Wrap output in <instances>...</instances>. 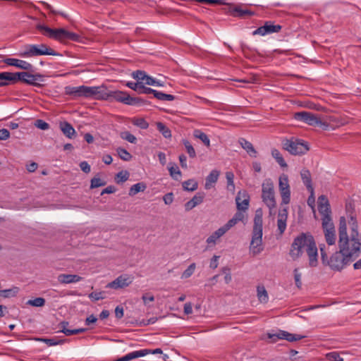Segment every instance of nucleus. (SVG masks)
Returning a JSON list of instances; mask_svg holds the SVG:
<instances>
[{
    "instance_id": "f257e3e1",
    "label": "nucleus",
    "mask_w": 361,
    "mask_h": 361,
    "mask_svg": "<svg viewBox=\"0 0 361 361\" xmlns=\"http://www.w3.org/2000/svg\"><path fill=\"white\" fill-rule=\"evenodd\" d=\"M350 209L351 204H347V216L339 219L338 248L355 260L361 252V233L357 230L356 215Z\"/></svg>"
},
{
    "instance_id": "f03ea898",
    "label": "nucleus",
    "mask_w": 361,
    "mask_h": 361,
    "mask_svg": "<svg viewBox=\"0 0 361 361\" xmlns=\"http://www.w3.org/2000/svg\"><path fill=\"white\" fill-rule=\"evenodd\" d=\"M304 252L307 255L309 267H316L318 265V250L313 236L308 233H302L295 238L290 250V256L293 260H296Z\"/></svg>"
},
{
    "instance_id": "7ed1b4c3",
    "label": "nucleus",
    "mask_w": 361,
    "mask_h": 361,
    "mask_svg": "<svg viewBox=\"0 0 361 361\" xmlns=\"http://www.w3.org/2000/svg\"><path fill=\"white\" fill-rule=\"evenodd\" d=\"M321 258L324 264L328 265L333 271H341L347 265L353 262L354 259L345 254L341 250L335 252L328 259V255L326 252V245H319Z\"/></svg>"
},
{
    "instance_id": "20e7f679",
    "label": "nucleus",
    "mask_w": 361,
    "mask_h": 361,
    "mask_svg": "<svg viewBox=\"0 0 361 361\" xmlns=\"http://www.w3.org/2000/svg\"><path fill=\"white\" fill-rule=\"evenodd\" d=\"M262 216L263 212L261 208L255 211L254 224L252 233V239L250 244V252L256 256L263 250L262 245Z\"/></svg>"
},
{
    "instance_id": "39448f33",
    "label": "nucleus",
    "mask_w": 361,
    "mask_h": 361,
    "mask_svg": "<svg viewBox=\"0 0 361 361\" xmlns=\"http://www.w3.org/2000/svg\"><path fill=\"white\" fill-rule=\"evenodd\" d=\"M37 28L47 37L54 39L61 42H65L66 40H72L75 42L80 41V37L78 35L68 32L63 28L52 29L43 25H38Z\"/></svg>"
},
{
    "instance_id": "423d86ee",
    "label": "nucleus",
    "mask_w": 361,
    "mask_h": 361,
    "mask_svg": "<svg viewBox=\"0 0 361 361\" xmlns=\"http://www.w3.org/2000/svg\"><path fill=\"white\" fill-rule=\"evenodd\" d=\"M321 221L326 243L329 246L335 245L336 233L331 214L321 216Z\"/></svg>"
},
{
    "instance_id": "0eeeda50",
    "label": "nucleus",
    "mask_w": 361,
    "mask_h": 361,
    "mask_svg": "<svg viewBox=\"0 0 361 361\" xmlns=\"http://www.w3.org/2000/svg\"><path fill=\"white\" fill-rule=\"evenodd\" d=\"M41 55L59 56L60 54L45 44L27 45L25 51L20 54V56L23 57H32Z\"/></svg>"
},
{
    "instance_id": "6e6552de",
    "label": "nucleus",
    "mask_w": 361,
    "mask_h": 361,
    "mask_svg": "<svg viewBox=\"0 0 361 361\" xmlns=\"http://www.w3.org/2000/svg\"><path fill=\"white\" fill-rule=\"evenodd\" d=\"M294 118L303 121L310 126H320L324 130H326L329 126V124L326 121L322 119L317 114H314L311 112L301 111L295 113L294 114Z\"/></svg>"
},
{
    "instance_id": "1a4fd4ad",
    "label": "nucleus",
    "mask_w": 361,
    "mask_h": 361,
    "mask_svg": "<svg viewBox=\"0 0 361 361\" xmlns=\"http://www.w3.org/2000/svg\"><path fill=\"white\" fill-rule=\"evenodd\" d=\"M104 97H102L103 100H109L110 99H114L117 102L123 103L125 104L132 105L137 103L140 99L134 98L130 97L128 93L122 91H109L106 86L104 85L103 90Z\"/></svg>"
},
{
    "instance_id": "9d476101",
    "label": "nucleus",
    "mask_w": 361,
    "mask_h": 361,
    "mask_svg": "<svg viewBox=\"0 0 361 361\" xmlns=\"http://www.w3.org/2000/svg\"><path fill=\"white\" fill-rule=\"evenodd\" d=\"M262 198L267 207H276L274 186L271 179H266L262 185Z\"/></svg>"
},
{
    "instance_id": "9b49d317",
    "label": "nucleus",
    "mask_w": 361,
    "mask_h": 361,
    "mask_svg": "<svg viewBox=\"0 0 361 361\" xmlns=\"http://www.w3.org/2000/svg\"><path fill=\"white\" fill-rule=\"evenodd\" d=\"M283 148L293 155H301L309 151L307 143L298 140H286L283 142Z\"/></svg>"
},
{
    "instance_id": "f8f14e48",
    "label": "nucleus",
    "mask_w": 361,
    "mask_h": 361,
    "mask_svg": "<svg viewBox=\"0 0 361 361\" xmlns=\"http://www.w3.org/2000/svg\"><path fill=\"white\" fill-rule=\"evenodd\" d=\"M279 190L281 197V204H289L290 202V188L288 177L286 174L283 173L279 176Z\"/></svg>"
},
{
    "instance_id": "ddd939ff",
    "label": "nucleus",
    "mask_w": 361,
    "mask_h": 361,
    "mask_svg": "<svg viewBox=\"0 0 361 361\" xmlns=\"http://www.w3.org/2000/svg\"><path fill=\"white\" fill-rule=\"evenodd\" d=\"M267 336L271 339V342L275 343L279 339H285L289 342L300 341L305 336L298 334H290L286 331L279 330L275 334L268 333Z\"/></svg>"
},
{
    "instance_id": "4468645a",
    "label": "nucleus",
    "mask_w": 361,
    "mask_h": 361,
    "mask_svg": "<svg viewBox=\"0 0 361 361\" xmlns=\"http://www.w3.org/2000/svg\"><path fill=\"white\" fill-rule=\"evenodd\" d=\"M80 97H94L97 99H102L104 97V85L97 87L80 86Z\"/></svg>"
},
{
    "instance_id": "2eb2a0df",
    "label": "nucleus",
    "mask_w": 361,
    "mask_h": 361,
    "mask_svg": "<svg viewBox=\"0 0 361 361\" xmlns=\"http://www.w3.org/2000/svg\"><path fill=\"white\" fill-rule=\"evenodd\" d=\"M39 78H41L40 75H32L27 72L12 73V82L20 80L29 85L38 86L39 85L36 81Z\"/></svg>"
},
{
    "instance_id": "dca6fc26",
    "label": "nucleus",
    "mask_w": 361,
    "mask_h": 361,
    "mask_svg": "<svg viewBox=\"0 0 361 361\" xmlns=\"http://www.w3.org/2000/svg\"><path fill=\"white\" fill-rule=\"evenodd\" d=\"M133 278L127 274L121 275L117 277L115 280L109 283L106 285V288H113V289H120L124 288L126 287L129 286L133 282Z\"/></svg>"
},
{
    "instance_id": "f3484780",
    "label": "nucleus",
    "mask_w": 361,
    "mask_h": 361,
    "mask_svg": "<svg viewBox=\"0 0 361 361\" xmlns=\"http://www.w3.org/2000/svg\"><path fill=\"white\" fill-rule=\"evenodd\" d=\"M281 29V26L279 25H272L270 22L265 23L264 25L259 27L253 32V35H262L264 36L267 34L273 32H279Z\"/></svg>"
},
{
    "instance_id": "a211bd4d",
    "label": "nucleus",
    "mask_w": 361,
    "mask_h": 361,
    "mask_svg": "<svg viewBox=\"0 0 361 361\" xmlns=\"http://www.w3.org/2000/svg\"><path fill=\"white\" fill-rule=\"evenodd\" d=\"M288 210L286 208L280 209L277 216V228L280 235H282L286 228Z\"/></svg>"
},
{
    "instance_id": "6ab92c4d",
    "label": "nucleus",
    "mask_w": 361,
    "mask_h": 361,
    "mask_svg": "<svg viewBox=\"0 0 361 361\" xmlns=\"http://www.w3.org/2000/svg\"><path fill=\"white\" fill-rule=\"evenodd\" d=\"M318 211L321 216L331 214L330 204L325 195H321L318 198Z\"/></svg>"
},
{
    "instance_id": "aec40b11",
    "label": "nucleus",
    "mask_w": 361,
    "mask_h": 361,
    "mask_svg": "<svg viewBox=\"0 0 361 361\" xmlns=\"http://www.w3.org/2000/svg\"><path fill=\"white\" fill-rule=\"evenodd\" d=\"M4 62L7 65L16 66L25 71H30L32 68V66L30 63L17 59L7 58L4 60Z\"/></svg>"
},
{
    "instance_id": "412c9836",
    "label": "nucleus",
    "mask_w": 361,
    "mask_h": 361,
    "mask_svg": "<svg viewBox=\"0 0 361 361\" xmlns=\"http://www.w3.org/2000/svg\"><path fill=\"white\" fill-rule=\"evenodd\" d=\"M228 231H229L228 228L224 225L207 238L206 240L207 243L209 246H214L219 239L222 237Z\"/></svg>"
},
{
    "instance_id": "4be33fe9",
    "label": "nucleus",
    "mask_w": 361,
    "mask_h": 361,
    "mask_svg": "<svg viewBox=\"0 0 361 361\" xmlns=\"http://www.w3.org/2000/svg\"><path fill=\"white\" fill-rule=\"evenodd\" d=\"M235 202L238 210L244 212L247 209L249 205V197L245 191L238 192L235 198Z\"/></svg>"
},
{
    "instance_id": "5701e85b",
    "label": "nucleus",
    "mask_w": 361,
    "mask_h": 361,
    "mask_svg": "<svg viewBox=\"0 0 361 361\" xmlns=\"http://www.w3.org/2000/svg\"><path fill=\"white\" fill-rule=\"evenodd\" d=\"M204 197L205 194L204 192H197L190 200L185 204V211H190L200 204L203 202Z\"/></svg>"
},
{
    "instance_id": "b1692460",
    "label": "nucleus",
    "mask_w": 361,
    "mask_h": 361,
    "mask_svg": "<svg viewBox=\"0 0 361 361\" xmlns=\"http://www.w3.org/2000/svg\"><path fill=\"white\" fill-rule=\"evenodd\" d=\"M59 128L63 133L65 136H66L69 139L74 138L76 135V132L73 127L67 121H62L59 123Z\"/></svg>"
},
{
    "instance_id": "393cba45",
    "label": "nucleus",
    "mask_w": 361,
    "mask_h": 361,
    "mask_svg": "<svg viewBox=\"0 0 361 361\" xmlns=\"http://www.w3.org/2000/svg\"><path fill=\"white\" fill-rule=\"evenodd\" d=\"M300 176L303 183L306 185L307 189L312 195L314 193V188L312 185V177L309 170L303 169L300 171Z\"/></svg>"
},
{
    "instance_id": "a878e982",
    "label": "nucleus",
    "mask_w": 361,
    "mask_h": 361,
    "mask_svg": "<svg viewBox=\"0 0 361 361\" xmlns=\"http://www.w3.org/2000/svg\"><path fill=\"white\" fill-rule=\"evenodd\" d=\"M58 281L61 283H76L82 280V277L75 274H59L57 277Z\"/></svg>"
},
{
    "instance_id": "bb28decb",
    "label": "nucleus",
    "mask_w": 361,
    "mask_h": 361,
    "mask_svg": "<svg viewBox=\"0 0 361 361\" xmlns=\"http://www.w3.org/2000/svg\"><path fill=\"white\" fill-rule=\"evenodd\" d=\"M68 325V322H62L59 324V327L61 329L60 331L63 332L66 336H71V335L78 334L80 333H83V332L86 331V330H87L86 329H83V328L71 330L67 328Z\"/></svg>"
},
{
    "instance_id": "cd10ccee",
    "label": "nucleus",
    "mask_w": 361,
    "mask_h": 361,
    "mask_svg": "<svg viewBox=\"0 0 361 361\" xmlns=\"http://www.w3.org/2000/svg\"><path fill=\"white\" fill-rule=\"evenodd\" d=\"M219 176V172L216 170H213L206 178L204 188L206 190H209L213 187V184L216 183L218 180V178Z\"/></svg>"
},
{
    "instance_id": "c85d7f7f",
    "label": "nucleus",
    "mask_w": 361,
    "mask_h": 361,
    "mask_svg": "<svg viewBox=\"0 0 361 361\" xmlns=\"http://www.w3.org/2000/svg\"><path fill=\"white\" fill-rule=\"evenodd\" d=\"M245 218V214L240 210L239 212H236L233 217L226 224L225 226L228 228V230H230L232 227H233L239 221H243L244 219Z\"/></svg>"
},
{
    "instance_id": "c756f323",
    "label": "nucleus",
    "mask_w": 361,
    "mask_h": 361,
    "mask_svg": "<svg viewBox=\"0 0 361 361\" xmlns=\"http://www.w3.org/2000/svg\"><path fill=\"white\" fill-rule=\"evenodd\" d=\"M238 142H239V144L241 145V147L245 150H246V152L250 155H252L253 154L254 157L256 156L257 152L255 149V148H254V147H253V145H252V144L251 142H250L249 141L246 140L244 138H240Z\"/></svg>"
},
{
    "instance_id": "7c9ffc66",
    "label": "nucleus",
    "mask_w": 361,
    "mask_h": 361,
    "mask_svg": "<svg viewBox=\"0 0 361 361\" xmlns=\"http://www.w3.org/2000/svg\"><path fill=\"white\" fill-rule=\"evenodd\" d=\"M257 296L259 301L262 303H267L269 300L268 293L264 286L257 287Z\"/></svg>"
},
{
    "instance_id": "2f4dec72",
    "label": "nucleus",
    "mask_w": 361,
    "mask_h": 361,
    "mask_svg": "<svg viewBox=\"0 0 361 361\" xmlns=\"http://www.w3.org/2000/svg\"><path fill=\"white\" fill-rule=\"evenodd\" d=\"M19 290H20L19 288L16 287V286H14L11 288H9V289L0 290V298H8L15 297L17 295Z\"/></svg>"
},
{
    "instance_id": "473e14b6",
    "label": "nucleus",
    "mask_w": 361,
    "mask_h": 361,
    "mask_svg": "<svg viewBox=\"0 0 361 361\" xmlns=\"http://www.w3.org/2000/svg\"><path fill=\"white\" fill-rule=\"evenodd\" d=\"M231 13L233 16L240 18H244L245 16L254 15V12L247 9H243L240 7H235L232 10Z\"/></svg>"
},
{
    "instance_id": "72a5a7b5",
    "label": "nucleus",
    "mask_w": 361,
    "mask_h": 361,
    "mask_svg": "<svg viewBox=\"0 0 361 361\" xmlns=\"http://www.w3.org/2000/svg\"><path fill=\"white\" fill-rule=\"evenodd\" d=\"M147 188L146 184L144 183H138L133 185L129 190V195L134 196L140 192H143Z\"/></svg>"
},
{
    "instance_id": "f704fd0d",
    "label": "nucleus",
    "mask_w": 361,
    "mask_h": 361,
    "mask_svg": "<svg viewBox=\"0 0 361 361\" xmlns=\"http://www.w3.org/2000/svg\"><path fill=\"white\" fill-rule=\"evenodd\" d=\"M183 188L187 191H195L197 189L198 183L194 179H190L182 183Z\"/></svg>"
},
{
    "instance_id": "c9c22d12",
    "label": "nucleus",
    "mask_w": 361,
    "mask_h": 361,
    "mask_svg": "<svg viewBox=\"0 0 361 361\" xmlns=\"http://www.w3.org/2000/svg\"><path fill=\"white\" fill-rule=\"evenodd\" d=\"M193 135L195 138L200 139L207 147L210 146V141L207 135L200 130H195Z\"/></svg>"
},
{
    "instance_id": "e433bc0d",
    "label": "nucleus",
    "mask_w": 361,
    "mask_h": 361,
    "mask_svg": "<svg viewBox=\"0 0 361 361\" xmlns=\"http://www.w3.org/2000/svg\"><path fill=\"white\" fill-rule=\"evenodd\" d=\"M271 155L281 167H287V164L278 149H273L271 150Z\"/></svg>"
},
{
    "instance_id": "4c0bfd02",
    "label": "nucleus",
    "mask_w": 361,
    "mask_h": 361,
    "mask_svg": "<svg viewBox=\"0 0 361 361\" xmlns=\"http://www.w3.org/2000/svg\"><path fill=\"white\" fill-rule=\"evenodd\" d=\"M12 82V73L4 72L0 73V86L8 85Z\"/></svg>"
},
{
    "instance_id": "58836bf2",
    "label": "nucleus",
    "mask_w": 361,
    "mask_h": 361,
    "mask_svg": "<svg viewBox=\"0 0 361 361\" xmlns=\"http://www.w3.org/2000/svg\"><path fill=\"white\" fill-rule=\"evenodd\" d=\"M157 130L163 135L166 138H170L171 137V130L162 123L158 122L157 123Z\"/></svg>"
},
{
    "instance_id": "ea45409f",
    "label": "nucleus",
    "mask_w": 361,
    "mask_h": 361,
    "mask_svg": "<svg viewBox=\"0 0 361 361\" xmlns=\"http://www.w3.org/2000/svg\"><path fill=\"white\" fill-rule=\"evenodd\" d=\"M154 96L157 99H159L161 101H173L175 99L174 96L172 94L162 93V92H158L157 90H155Z\"/></svg>"
},
{
    "instance_id": "a19ab883",
    "label": "nucleus",
    "mask_w": 361,
    "mask_h": 361,
    "mask_svg": "<svg viewBox=\"0 0 361 361\" xmlns=\"http://www.w3.org/2000/svg\"><path fill=\"white\" fill-rule=\"evenodd\" d=\"M130 176V173L127 171H121L118 172L115 178V180L117 183H121L126 181Z\"/></svg>"
},
{
    "instance_id": "79ce46f5",
    "label": "nucleus",
    "mask_w": 361,
    "mask_h": 361,
    "mask_svg": "<svg viewBox=\"0 0 361 361\" xmlns=\"http://www.w3.org/2000/svg\"><path fill=\"white\" fill-rule=\"evenodd\" d=\"M132 123L141 129H147L149 126V123L143 118H134Z\"/></svg>"
},
{
    "instance_id": "37998d69",
    "label": "nucleus",
    "mask_w": 361,
    "mask_h": 361,
    "mask_svg": "<svg viewBox=\"0 0 361 361\" xmlns=\"http://www.w3.org/2000/svg\"><path fill=\"white\" fill-rule=\"evenodd\" d=\"M36 340L44 342L49 346L59 345V344L63 343V342L62 340H59V339H57V338H36Z\"/></svg>"
},
{
    "instance_id": "c03bdc74",
    "label": "nucleus",
    "mask_w": 361,
    "mask_h": 361,
    "mask_svg": "<svg viewBox=\"0 0 361 361\" xmlns=\"http://www.w3.org/2000/svg\"><path fill=\"white\" fill-rule=\"evenodd\" d=\"M120 137L130 143H135L137 138L128 131H123L120 133Z\"/></svg>"
},
{
    "instance_id": "a18cd8bd",
    "label": "nucleus",
    "mask_w": 361,
    "mask_h": 361,
    "mask_svg": "<svg viewBox=\"0 0 361 361\" xmlns=\"http://www.w3.org/2000/svg\"><path fill=\"white\" fill-rule=\"evenodd\" d=\"M183 143L185 145V147L186 149L187 152L188 153L190 157L194 158L196 157L195 150L192 146V145L190 143L189 141L184 140H183Z\"/></svg>"
},
{
    "instance_id": "49530a36",
    "label": "nucleus",
    "mask_w": 361,
    "mask_h": 361,
    "mask_svg": "<svg viewBox=\"0 0 361 361\" xmlns=\"http://www.w3.org/2000/svg\"><path fill=\"white\" fill-rule=\"evenodd\" d=\"M117 153L119 157L124 161H129L132 158L131 154L125 149L118 148Z\"/></svg>"
},
{
    "instance_id": "de8ad7c7",
    "label": "nucleus",
    "mask_w": 361,
    "mask_h": 361,
    "mask_svg": "<svg viewBox=\"0 0 361 361\" xmlns=\"http://www.w3.org/2000/svg\"><path fill=\"white\" fill-rule=\"evenodd\" d=\"M27 304L33 307H43L45 304V300L43 298H37L34 300H28Z\"/></svg>"
},
{
    "instance_id": "09e8293b",
    "label": "nucleus",
    "mask_w": 361,
    "mask_h": 361,
    "mask_svg": "<svg viewBox=\"0 0 361 361\" xmlns=\"http://www.w3.org/2000/svg\"><path fill=\"white\" fill-rule=\"evenodd\" d=\"M66 93L74 97H80V87H66Z\"/></svg>"
},
{
    "instance_id": "8fccbe9b",
    "label": "nucleus",
    "mask_w": 361,
    "mask_h": 361,
    "mask_svg": "<svg viewBox=\"0 0 361 361\" xmlns=\"http://www.w3.org/2000/svg\"><path fill=\"white\" fill-rule=\"evenodd\" d=\"M146 75V73L142 71H136L131 74L132 77L138 82H144Z\"/></svg>"
},
{
    "instance_id": "3c124183",
    "label": "nucleus",
    "mask_w": 361,
    "mask_h": 361,
    "mask_svg": "<svg viewBox=\"0 0 361 361\" xmlns=\"http://www.w3.org/2000/svg\"><path fill=\"white\" fill-rule=\"evenodd\" d=\"M106 185V182L102 180L99 178L94 177L91 180L90 188H96L98 187L104 186Z\"/></svg>"
},
{
    "instance_id": "603ef678",
    "label": "nucleus",
    "mask_w": 361,
    "mask_h": 361,
    "mask_svg": "<svg viewBox=\"0 0 361 361\" xmlns=\"http://www.w3.org/2000/svg\"><path fill=\"white\" fill-rule=\"evenodd\" d=\"M196 265L195 263L191 264L183 273L182 278L188 279L192 275L195 271Z\"/></svg>"
},
{
    "instance_id": "864d4df0",
    "label": "nucleus",
    "mask_w": 361,
    "mask_h": 361,
    "mask_svg": "<svg viewBox=\"0 0 361 361\" xmlns=\"http://www.w3.org/2000/svg\"><path fill=\"white\" fill-rule=\"evenodd\" d=\"M293 274H294V279H295V283L296 286L298 288H301V286H302V282H301L302 274L299 271V269L298 268H295L294 269V271H293Z\"/></svg>"
},
{
    "instance_id": "5fc2aeb1",
    "label": "nucleus",
    "mask_w": 361,
    "mask_h": 361,
    "mask_svg": "<svg viewBox=\"0 0 361 361\" xmlns=\"http://www.w3.org/2000/svg\"><path fill=\"white\" fill-rule=\"evenodd\" d=\"M326 359L331 361H343V359L337 352H332L326 355Z\"/></svg>"
},
{
    "instance_id": "6e6d98bb",
    "label": "nucleus",
    "mask_w": 361,
    "mask_h": 361,
    "mask_svg": "<svg viewBox=\"0 0 361 361\" xmlns=\"http://www.w3.org/2000/svg\"><path fill=\"white\" fill-rule=\"evenodd\" d=\"M143 82H128L126 83V86L129 88L137 91L140 92V90H141V87H142Z\"/></svg>"
},
{
    "instance_id": "4d7b16f0",
    "label": "nucleus",
    "mask_w": 361,
    "mask_h": 361,
    "mask_svg": "<svg viewBox=\"0 0 361 361\" xmlns=\"http://www.w3.org/2000/svg\"><path fill=\"white\" fill-rule=\"evenodd\" d=\"M35 126L41 130H47L49 128V125L41 119H37L34 123Z\"/></svg>"
},
{
    "instance_id": "13d9d810",
    "label": "nucleus",
    "mask_w": 361,
    "mask_h": 361,
    "mask_svg": "<svg viewBox=\"0 0 361 361\" xmlns=\"http://www.w3.org/2000/svg\"><path fill=\"white\" fill-rule=\"evenodd\" d=\"M169 170L170 175L176 180H177L181 175V173L177 166H170Z\"/></svg>"
},
{
    "instance_id": "bf43d9fd",
    "label": "nucleus",
    "mask_w": 361,
    "mask_h": 361,
    "mask_svg": "<svg viewBox=\"0 0 361 361\" xmlns=\"http://www.w3.org/2000/svg\"><path fill=\"white\" fill-rule=\"evenodd\" d=\"M142 300L143 301L144 305H147L149 302H154V297L151 293H146L142 295Z\"/></svg>"
},
{
    "instance_id": "052dcab7",
    "label": "nucleus",
    "mask_w": 361,
    "mask_h": 361,
    "mask_svg": "<svg viewBox=\"0 0 361 361\" xmlns=\"http://www.w3.org/2000/svg\"><path fill=\"white\" fill-rule=\"evenodd\" d=\"M104 294V292H93L89 295V298L93 300H99L105 298Z\"/></svg>"
},
{
    "instance_id": "680f3d73",
    "label": "nucleus",
    "mask_w": 361,
    "mask_h": 361,
    "mask_svg": "<svg viewBox=\"0 0 361 361\" xmlns=\"http://www.w3.org/2000/svg\"><path fill=\"white\" fill-rule=\"evenodd\" d=\"M326 120H329L330 122L336 123L338 126H344L347 123L345 121H343V120H340L338 118H336L334 116H327V117H326Z\"/></svg>"
},
{
    "instance_id": "e2e57ef3",
    "label": "nucleus",
    "mask_w": 361,
    "mask_h": 361,
    "mask_svg": "<svg viewBox=\"0 0 361 361\" xmlns=\"http://www.w3.org/2000/svg\"><path fill=\"white\" fill-rule=\"evenodd\" d=\"M42 4H44V5L45 6V7H46L47 9H49V10L50 11V12H51V13H53V14H60V15H61L62 16H63V17H65V18H66V17H67V16H66L65 13H60V12H58V11H55V10L52 8V6H51L50 4H49L48 3L44 2V1H42Z\"/></svg>"
},
{
    "instance_id": "0e129e2a",
    "label": "nucleus",
    "mask_w": 361,
    "mask_h": 361,
    "mask_svg": "<svg viewBox=\"0 0 361 361\" xmlns=\"http://www.w3.org/2000/svg\"><path fill=\"white\" fill-rule=\"evenodd\" d=\"M80 167L81 170L83 172H85V173H89L90 172V171H91L90 166L85 161H83L80 162Z\"/></svg>"
},
{
    "instance_id": "69168bd1",
    "label": "nucleus",
    "mask_w": 361,
    "mask_h": 361,
    "mask_svg": "<svg viewBox=\"0 0 361 361\" xmlns=\"http://www.w3.org/2000/svg\"><path fill=\"white\" fill-rule=\"evenodd\" d=\"M10 137V133L7 129L0 130V140H6Z\"/></svg>"
},
{
    "instance_id": "338daca9",
    "label": "nucleus",
    "mask_w": 361,
    "mask_h": 361,
    "mask_svg": "<svg viewBox=\"0 0 361 361\" xmlns=\"http://www.w3.org/2000/svg\"><path fill=\"white\" fill-rule=\"evenodd\" d=\"M163 200L166 204H171L173 201V195L172 192H169L166 194L164 197Z\"/></svg>"
},
{
    "instance_id": "774afa93",
    "label": "nucleus",
    "mask_w": 361,
    "mask_h": 361,
    "mask_svg": "<svg viewBox=\"0 0 361 361\" xmlns=\"http://www.w3.org/2000/svg\"><path fill=\"white\" fill-rule=\"evenodd\" d=\"M156 83V79L153 78L152 77L146 75L145 80L143 82V85H155Z\"/></svg>"
}]
</instances>
